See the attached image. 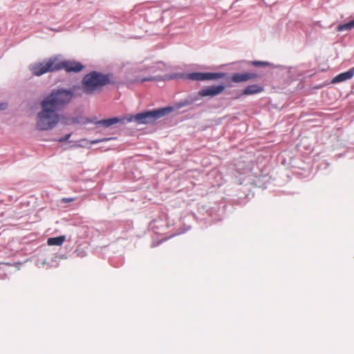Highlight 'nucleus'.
Instances as JSON below:
<instances>
[{
    "mask_svg": "<svg viewBox=\"0 0 354 354\" xmlns=\"http://www.w3.org/2000/svg\"><path fill=\"white\" fill-rule=\"evenodd\" d=\"M162 241H163V240H160V241H159L158 242H153L151 243V248H155V247L159 245Z\"/></svg>",
    "mask_w": 354,
    "mask_h": 354,
    "instance_id": "25",
    "label": "nucleus"
},
{
    "mask_svg": "<svg viewBox=\"0 0 354 354\" xmlns=\"http://www.w3.org/2000/svg\"><path fill=\"white\" fill-rule=\"evenodd\" d=\"M225 89V85L224 84L212 85L201 88L198 91L197 95H198L199 100L201 97H213L222 93Z\"/></svg>",
    "mask_w": 354,
    "mask_h": 354,
    "instance_id": "7",
    "label": "nucleus"
},
{
    "mask_svg": "<svg viewBox=\"0 0 354 354\" xmlns=\"http://www.w3.org/2000/svg\"><path fill=\"white\" fill-rule=\"evenodd\" d=\"M224 72H193L186 74L185 78L193 81L216 80L226 77Z\"/></svg>",
    "mask_w": 354,
    "mask_h": 354,
    "instance_id": "5",
    "label": "nucleus"
},
{
    "mask_svg": "<svg viewBox=\"0 0 354 354\" xmlns=\"http://www.w3.org/2000/svg\"><path fill=\"white\" fill-rule=\"evenodd\" d=\"M71 133H69L66 134V136H64V137H61V138L57 139L56 140L59 142H64L68 141V140L71 138Z\"/></svg>",
    "mask_w": 354,
    "mask_h": 354,
    "instance_id": "19",
    "label": "nucleus"
},
{
    "mask_svg": "<svg viewBox=\"0 0 354 354\" xmlns=\"http://www.w3.org/2000/svg\"><path fill=\"white\" fill-rule=\"evenodd\" d=\"M75 97V92L71 88H53L40 102L41 111L37 114L36 127L39 131L54 129L60 122L62 111Z\"/></svg>",
    "mask_w": 354,
    "mask_h": 354,
    "instance_id": "1",
    "label": "nucleus"
},
{
    "mask_svg": "<svg viewBox=\"0 0 354 354\" xmlns=\"http://www.w3.org/2000/svg\"><path fill=\"white\" fill-rule=\"evenodd\" d=\"M111 73H102L93 71L84 75L82 80V89L85 94L91 95L95 91H101L108 84H115V82L111 79Z\"/></svg>",
    "mask_w": 354,
    "mask_h": 354,
    "instance_id": "2",
    "label": "nucleus"
},
{
    "mask_svg": "<svg viewBox=\"0 0 354 354\" xmlns=\"http://www.w3.org/2000/svg\"><path fill=\"white\" fill-rule=\"evenodd\" d=\"M249 64L256 67H266L271 65V64L268 62L257 60L250 62Z\"/></svg>",
    "mask_w": 354,
    "mask_h": 354,
    "instance_id": "16",
    "label": "nucleus"
},
{
    "mask_svg": "<svg viewBox=\"0 0 354 354\" xmlns=\"http://www.w3.org/2000/svg\"><path fill=\"white\" fill-rule=\"evenodd\" d=\"M191 229V226L189 225L187 228L185 229H183V228H179L178 230H177V232H176L174 235H179V234H183L185 233V232Z\"/></svg>",
    "mask_w": 354,
    "mask_h": 354,
    "instance_id": "20",
    "label": "nucleus"
},
{
    "mask_svg": "<svg viewBox=\"0 0 354 354\" xmlns=\"http://www.w3.org/2000/svg\"><path fill=\"white\" fill-rule=\"evenodd\" d=\"M183 76H184V75L183 73H173V74L167 75L166 79L174 80V79H178V78H182Z\"/></svg>",
    "mask_w": 354,
    "mask_h": 354,
    "instance_id": "18",
    "label": "nucleus"
},
{
    "mask_svg": "<svg viewBox=\"0 0 354 354\" xmlns=\"http://www.w3.org/2000/svg\"><path fill=\"white\" fill-rule=\"evenodd\" d=\"M66 239V236L64 235L50 237L47 240V243L48 245H61Z\"/></svg>",
    "mask_w": 354,
    "mask_h": 354,
    "instance_id": "13",
    "label": "nucleus"
},
{
    "mask_svg": "<svg viewBox=\"0 0 354 354\" xmlns=\"http://www.w3.org/2000/svg\"><path fill=\"white\" fill-rule=\"evenodd\" d=\"M71 120H72V122H73V123H77V122H78V120H77V118H72V119H71Z\"/></svg>",
    "mask_w": 354,
    "mask_h": 354,
    "instance_id": "27",
    "label": "nucleus"
},
{
    "mask_svg": "<svg viewBox=\"0 0 354 354\" xmlns=\"http://www.w3.org/2000/svg\"><path fill=\"white\" fill-rule=\"evenodd\" d=\"M57 58L51 57L48 60L30 65V70L35 76H41L45 73L57 71L56 68Z\"/></svg>",
    "mask_w": 354,
    "mask_h": 354,
    "instance_id": "4",
    "label": "nucleus"
},
{
    "mask_svg": "<svg viewBox=\"0 0 354 354\" xmlns=\"http://www.w3.org/2000/svg\"><path fill=\"white\" fill-rule=\"evenodd\" d=\"M89 122L95 123L97 127L102 126L107 128L120 122H121L123 124V118H119L118 117H113L108 119L100 120L96 122H95L93 120H89Z\"/></svg>",
    "mask_w": 354,
    "mask_h": 354,
    "instance_id": "9",
    "label": "nucleus"
},
{
    "mask_svg": "<svg viewBox=\"0 0 354 354\" xmlns=\"http://www.w3.org/2000/svg\"><path fill=\"white\" fill-rule=\"evenodd\" d=\"M75 201L74 198H63L61 200V201L62 203H70V202H72V201Z\"/></svg>",
    "mask_w": 354,
    "mask_h": 354,
    "instance_id": "22",
    "label": "nucleus"
},
{
    "mask_svg": "<svg viewBox=\"0 0 354 354\" xmlns=\"http://www.w3.org/2000/svg\"><path fill=\"white\" fill-rule=\"evenodd\" d=\"M249 76H250V80L255 79L259 77L257 73H252V72H249Z\"/></svg>",
    "mask_w": 354,
    "mask_h": 354,
    "instance_id": "24",
    "label": "nucleus"
},
{
    "mask_svg": "<svg viewBox=\"0 0 354 354\" xmlns=\"http://www.w3.org/2000/svg\"><path fill=\"white\" fill-rule=\"evenodd\" d=\"M111 139V138H102V139H97V140H92L91 142V144H97V143H100L102 142L109 140Z\"/></svg>",
    "mask_w": 354,
    "mask_h": 354,
    "instance_id": "21",
    "label": "nucleus"
},
{
    "mask_svg": "<svg viewBox=\"0 0 354 354\" xmlns=\"http://www.w3.org/2000/svg\"><path fill=\"white\" fill-rule=\"evenodd\" d=\"M264 88L263 86L259 84H250L247 86L243 91L241 94L238 96L239 97L241 95H251L259 93L263 91Z\"/></svg>",
    "mask_w": 354,
    "mask_h": 354,
    "instance_id": "11",
    "label": "nucleus"
},
{
    "mask_svg": "<svg viewBox=\"0 0 354 354\" xmlns=\"http://www.w3.org/2000/svg\"><path fill=\"white\" fill-rule=\"evenodd\" d=\"M354 76V66L351 68L347 71L341 73L336 76H335L332 80L331 83L337 84L340 83L348 80H351Z\"/></svg>",
    "mask_w": 354,
    "mask_h": 354,
    "instance_id": "8",
    "label": "nucleus"
},
{
    "mask_svg": "<svg viewBox=\"0 0 354 354\" xmlns=\"http://www.w3.org/2000/svg\"><path fill=\"white\" fill-rule=\"evenodd\" d=\"M352 28L349 24V22H347V23H345V24H339L337 26V31H344V30H351Z\"/></svg>",
    "mask_w": 354,
    "mask_h": 354,
    "instance_id": "17",
    "label": "nucleus"
},
{
    "mask_svg": "<svg viewBox=\"0 0 354 354\" xmlns=\"http://www.w3.org/2000/svg\"><path fill=\"white\" fill-rule=\"evenodd\" d=\"M250 80L249 72L235 73L232 74V80L235 83L247 82Z\"/></svg>",
    "mask_w": 354,
    "mask_h": 354,
    "instance_id": "12",
    "label": "nucleus"
},
{
    "mask_svg": "<svg viewBox=\"0 0 354 354\" xmlns=\"http://www.w3.org/2000/svg\"><path fill=\"white\" fill-rule=\"evenodd\" d=\"M7 102H0V111H4L8 108Z\"/></svg>",
    "mask_w": 354,
    "mask_h": 354,
    "instance_id": "23",
    "label": "nucleus"
},
{
    "mask_svg": "<svg viewBox=\"0 0 354 354\" xmlns=\"http://www.w3.org/2000/svg\"><path fill=\"white\" fill-rule=\"evenodd\" d=\"M198 100H199L198 95H197V93H194V94L189 95L186 98L181 100L179 102H176L175 107L177 109H180L183 107L189 106V105L194 104V102H197Z\"/></svg>",
    "mask_w": 354,
    "mask_h": 354,
    "instance_id": "10",
    "label": "nucleus"
},
{
    "mask_svg": "<svg viewBox=\"0 0 354 354\" xmlns=\"http://www.w3.org/2000/svg\"><path fill=\"white\" fill-rule=\"evenodd\" d=\"M348 22H349V24H350V26H351V28L353 29V28H354V19H352V20H351V21H348Z\"/></svg>",
    "mask_w": 354,
    "mask_h": 354,
    "instance_id": "26",
    "label": "nucleus"
},
{
    "mask_svg": "<svg viewBox=\"0 0 354 354\" xmlns=\"http://www.w3.org/2000/svg\"><path fill=\"white\" fill-rule=\"evenodd\" d=\"M173 106L146 110L135 115H129L123 117V124L135 122L136 124H153L157 120L169 115L172 111Z\"/></svg>",
    "mask_w": 354,
    "mask_h": 354,
    "instance_id": "3",
    "label": "nucleus"
},
{
    "mask_svg": "<svg viewBox=\"0 0 354 354\" xmlns=\"http://www.w3.org/2000/svg\"><path fill=\"white\" fill-rule=\"evenodd\" d=\"M248 197V195L247 194H245L244 193L242 194H239V196L237 197V198H235L234 199V203L235 204H239V205H243V204H245L246 203V198Z\"/></svg>",
    "mask_w": 354,
    "mask_h": 354,
    "instance_id": "15",
    "label": "nucleus"
},
{
    "mask_svg": "<svg viewBox=\"0 0 354 354\" xmlns=\"http://www.w3.org/2000/svg\"><path fill=\"white\" fill-rule=\"evenodd\" d=\"M158 77L156 76H149L142 78H136L132 81V83H143L145 82H153L158 80Z\"/></svg>",
    "mask_w": 354,
    "mask_h": 354,
    "instance_id": "14",
    "label": "nucleus"
},
{
    "mask_svg": "<svg viewBox=\"0 0 354 354\" xmlns=\"http://www.w3.org/2000/svg\"><path fill=\"white\" fill-rule=\"evenodd\" d=\"M84 66L75 60H64L62 62L57 61L55 69L60 71L64 69L67 73H79L82 71Z\"/></svg>",
    "mask_w": 354,
    "mask_h": 354,
    "instance_id": "6",
    "label": "nucleus"
}]
</instances>
